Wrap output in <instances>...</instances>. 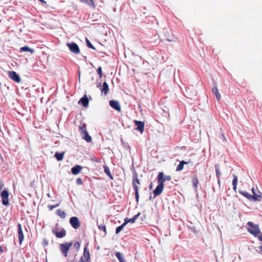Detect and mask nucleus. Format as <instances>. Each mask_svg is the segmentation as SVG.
I'll list each match as a JSON object with an SVG mask.
<instances>
[{
	"label": "nucleus",
	"mask_w": 262,
	"mask_h": 262,
	"mask_svg": "<svg viewBox=\"0 0 262 262\" xmlns=\"http://www.w3.org/2000/svg\"><path fill=\"white\" fill-rule=\"evenodd\" d=\"M253 194H250L248 192L245 191H240V193L243 196L247 198L250 201H260L262 199V193L258 191L257 193H256L255 190L254 188H252Z\"/></svg>",
	"instance_id": "1"
},
{
	"label": "nucleus",
	"mask_w": 262,
	"mask_h": 262,
	"mask_svg": "<svg viewBox=\"0 0 262 262\" xmlns=\"http://www.w3.org/2000/svg\"><path fill=\"white\" fill-rule=\"evenodd\" d=\"M79 132L83 139L87 142H91L92 141V137L89 135L86 124L84 123H81L79 125Z\"/></svg>",
	"instance_id": "2"
},
{
	"label": "nucleus",
	"mask_w": 262,
	"mask_h": 262,
	"mask_svg": "<svg viewBox=\"0 0 262 262\" xmlns=\"http://www.w3.org/2000/svg\"><path fill=\"white\" fill-rule=\"evenodd\" d=\"M140 182L138 178L137 174H136L135 175H134L133 178L132 185H133V187L134 189L135 192V198H136V202L137 203L139 202V187H138V185H140Z\"/></svg>",
	"instance_id": "3"
},
{
	"label": "nucleus",
	"mask_w": 262,
	"mask_h": 262,
	"mask_svg": "<svg viewBox=\"0 0 262 262\" xmlns=\"http://www.w3.org/2000/svg\"><path fill=\"white\" fill-rule=\"evenodd\" d=\"M247 225L249 226L248 228L249 232L255 236L259 234L260 231L258 225L254 224L251 222H248Z\"/></svg>",
	"instance_id": "4"
},
{
	"label": "nucleus",
	"mask_w": 262,
	"mask_h": 262,
	"mask_svg": "<svg viewBox=\"0 0 262 262\" xmlns=\"http://www.w3.org/2000/svg\"><path fill=\"white\" fill-rule=\"evenodd\" d=\"M9 193L7 189H4L1 192L2 204L4 206H8L9 204L8 197Z\"/></svg>",
	"instance_id": "5"
},
{
	"label": "nucleus",
	"mask_w": 262,
	"mask_h": 262,
	"mask_svg": "<svg viewBox=\"0 0 262 262\" xmlns=\"http://www.w3.org/2000/svg\"><path fill=\"white\" fill-rule=\"evenodd\" d=\"M171 178L169 176H164L163 173L162 172H159L158 174V184H160V183H162V184L164 185V182L166 181H170Z\"/></svg>",
	"instance_id": "6"
},
{
	"label": "nucleus",
	"mask_w": 262,
	"mask_h": 262,
	"mask_svg": "<svg viewBox=\"0 0 262 262\" xmlns=\"http://www.w3.org/2000/svg\"><path fill=\"white\" fill-rule=\"evenodd\" d=\"M67 46L69 48L70 50L75 54H78L80 53V49L78 46L74 42L68 43Z\"/></svg>",
	"instance_id": "7"
},
{
	"label": "nucleus",
	"mask_w": 262,
	"mask_h": 262,
	"mask_svg": "<svg viewBox=\"0 0 262 262\" xmlns=\"http://www.w3.org/2000/svg\"><path fill=\"white\" fill-rule=\"evenodd\" d=\"M70 223L72 227L75 229L79 228L80 226V223L79 221L78 217L75 216L71 217L70 220Z\"/></svg>",
	"instance_id": "8"
},
{
	"label": "nucleus",
	"mask_w": 262,
	"mask_h": 262,
	"mask_svg": "<svg viewBox=\"0 0 262 262\" xmlns=\"http://www.w3.org/2000/svg\"><path fill=\"white\" fill-rule=\"evenodd\" d=\"M135 124L137 126L136 130L139 131L142 133L144 131V123L142 121L135 120L134 121Z\"/></svg>",
	"instance_id": "9"
},
{
	"label": "nucleus",
	"mask_w": 262,
	"mask_h": 262,
	"mask_svg": "<svg viewBox=\"0 0 262 262\" xmlns=\"http://www.w3.org/2000/svg\"><path fill=\"white\" fill-rule=\"evenodd\" d=\"M17 233L18 235V239L19 244L21 245L24 239V235L22 230L21 225L20 224H17Z\"/></svg>",
	"instance_id": "10"
},
{
	"label": "nucleus",
	"mask_w": 262,
	"mask_h": 262,
	"mask_svg": "<svg viewBox=\"0 0 262 262\" xmlns=\"http://www.w3.org/2000/svg\"><path fill=\"white\" fill-rule=\"evenodd\" d=\"M164 186V185L162 184V183H160V184H158L155 190L154 191V198L161 194L163 190Z\"/></svg>",
	"instance_id": "11"
},
{
	"label": "nucleus",
	"mask_w": 262,
	"mask_h": 262,
	"mask_svg": "<svg viewBox=\"0 0 262 262\" xmlns=\"http://www.w3.org/2000/svg\"><path fill=\"white\" fill-rule=\"evenodd\" d=\"M9 77L16 82H19L20 81L19 76L15 71H10L9 72Z\"/></svg>",
	"instance_id": "12"
},
{
	"label": "nucleus",
	"mask_w": 262,
	"mask_h": 262,
	"mask_svg": "<svg viewBox=\"0 0 262 262\" xmlns=\"http://www.w3.org/2000/svg\"><path fill=\"white\" fill-rule=\"evenodd\" d=\"M110 106L118 112L121 111V107L118 101L112 100L110 101Z\"/></svg>",
	"instance_id": "13"
},
{
	"label": "nucleus",
	"mask_w": 262,
	"mask_h": 262,
	"mask_svg": "<svg viewBox=\"0 0 262 262\" xmlns=\"http://www.w3.org/2000/svg\"><path fill=\"white\" fill-rule=\"evenodd\" d=\"M79 103H81L82 105L86 107L89 105V99H88L86 95H84L79 101Z\"/></svg>",
	"instance_id": "14"
},
{
	"label": "nucleus",
	"mask_w": 262,
	"mask_h": 262,
	"mask_svg": "<svg viewBox=\"0 0 262 262\" xmlns=\"http://www.w3.org/2000/svg\"><path fill=\"white\" fill-rule=\"evenodd\" d=\"M110 89L108 85L106 82H104L102 84V88L101 89L102 94L106 95L109 92Z\"/></svg>",
	"instance_id": "15"
},
{
	"label": "nucleus",
	"mask_w": 262,
	"mask_h": 262,
	"mask_svg": "<svg viewBox=\"0 0 262 262\" xmlns=\"http://www.w3.org/2000/svg\"><path fill=\"white\" fill-rule=\"evenodd\" d=\"M82 169V167L79 165H76L72 168L71 171L74 175L78 174Z\"/></svg>",
	"instance_id": "16"
},
{
	"label": "nucleus",
	"mask_w": 262,
	"mask_h": 262,
	"mask_svg": "<svg viewBox=\"0 0 262 262\" xmlns=\"http://www.w3.org/2000/svg\"><path fill=\"white\" fill-rule=\"evenodd\" d=\"M140 215V213L139 212L137 214L134 215L133 217L130 219L126 218L124 220V223L126 225V224L128 223H134L135 222L136 220L137 219V218Z\"/></svg>",
	"instance_id": "17"
},
{
	"label": "nucleus",
	"mask_w": 262,
	"mask_h": 262,
	"mask_svg": "<svg viewBox=\"0 0 262 262\" xmlns=\"http://www.w3.org/2000/svg\"><path fill=\"white\" fill-rule=\"evenodd\" d=\"M52 232L57 238H62L66 235V231H60L57 232L55 230H52Z\"/></svg>",
	"instance_id": "18"
},
{
	"label": "nucleus",
	"mask_w": 262,
	"mask_h": 262,
	"mask_svg": "<svg viewBox=\"0 0 262 262\" xmlns=\"http://www.w3.org/2000/svg\"><path fill=\"white\" fill-rule=\"evenodd\" d=\"M80 2L86 4L93 9H95V5L93 0H80Z\"/></svg>",
	"instance_id": "19"
},
{
	"label": "nucleus",
	"mask_w": 262,
	"mask_h": 262,
	"mask_svg": "<svg viewBox=\"0 0 262 262\" xmlns=\"http://www.w3.org/2000/svg\"><path fill=\"white\" fill-rule=\"evenodd\" d=\"M212 92L215 95L216 98L217 100H220L221 98V96L218 91V89L216 86L213 87Z\"/></svg>",
	"instance_id": "20"
},
{
	"label": "nucleus",
	"mask_w": 262,
	"mask_h": 262,
	"mask_svg": "<svg viewBox=\"0 0 262 262\" xmlns=\"http://www.w3.org/2000/svg\"><path fill=\"white\" fill-rule=\"evenodd\" d=\"M20 52H30L31 53L33 54L34 53V50L33 49L30 48L28 46H24L20 48Z\"/></svg>",
	"instance_id": "21"
},
{
	"label": "nucleus",
	"mask_w": 262,
	"mask_h": 262,
	"mask_svg": "<svg viewBox=\"0 0 262 262\" xmlns=\"http://www.w3.org/2000/svg\"><path fill=\"white\" fill-rule=\"evenodd\" d=\"M191 182L194 188H196L198 187V185L199 184V180L198 178V176L196 174L193 176L192 178Z\"/></svg>",
	"instance_id": "22"
},
{
	"label": "nucleus",
	"mask_w": 262,
	"mask_h": 262,
	"mask_svg": "<svg viewBox=\"0 0 262 262\" xmlns=\"http://www.w3.org/2000/svg\"><path fill=\"white\" fill-rule=\"evenodd\" d=\"M80 243L78 242H76L73 245V247L72 248V250L73 251L74 253H75V255H76V253L78 252V251L79 249L80 248Z\"/></svg>",
	"instance_id": "23"
},
{
	"label": "nucleus",
	"mask_w": 262,
	"mask_h": 262,
	"mask_svg": "<svg viewBox=\"0 0 262 262\" xmlns=\"http://www.w3.org/2000/svg\"><path fill=\"white\" fill-rule=\"evenodd\" d=\"M64 152H56L55 155L54 157L56 158L57 161H59L62 160L63 156H64Z\"/></svg>",
	"instance_id": "24"
},
{
	"label": "nucleus",
	"mask_w": 262,
	"mask_h": 262,
	"mask_svg": "<svg viewBox=\"0 0 262 262\" xmlns=\"http://www.w3.org/2000/svg\"><path fill=\"white\" fill-rule=\"evenodd\" d=\"M115 255L117 257L120 262H126L123 257V255L120 252H116L115 253Z\"/></svg>",
	"instance_id": "25"
},
{
	"label": "nucleus",
	"mask_w": 262,
	"mask_h": 262,
	"mask_svg": "<svg viewBox=\"0 0 262 262\" xmlns=\"http://www.w3.org/2000/svg\"><path fill=\"white\" fill-rule=\"evenodd\" d=\"M83 258L85 259L89 260L90 258V253L87 250L86 248L85 247L83 251Z\"/></svg>",
	"instance_id": "26"
},
{
	"label": "nucleus",
	"mask_w": 262,
	"mask_h": 262,
	"mask_svg": "<svg viewBox=\"0 0 262 262\" xmlns=\"http://www.w3.org/2000/svg\"><path fill=\"white\" fill-rule=\"evenodd\" d=\"M215 169L216 175V177L218 179V183H220V177L221 175V173L220 171L219 165L217 164H215Z\"/></svg>",
	"instance_id": "27"
},
{
	"label": "nucleus",
	"mask_w": 262,
	"mask_h": 262,
	"mask_svg": "<svg viewBox=\"0 0 262 262\" xmlns=\"http://www.w3.org/2000/svg\"><path fill=\"white\" fill-rule=\"evenodd\" d=\"M103 168H104V172L111 179H113V176H112L111 173V172H110V168L109 167L105 165L103 166Z\"/></svg>",
	"instance_id": "28"
},
{
	"label": "nucleus",
	"mask_w": 262,
	"mask_h": 262,
	"mask_svg": "<svg viewBox=\"0 0 262 262\" xmlns=\"http://www.w3.org/2000/svg\"><path fill=\"white\" fill-rule=\"evenodd\" d=\"M237 177L235 175H233V180L232 181V185H233V189L234 190L236 191L237 188Z\"/></svg>",
	"instance_id": "29"
},
{
	"label": "nucleus",
	"mask_w": 262,
	"mask_h": 262,
	"mask_svg": "<svg viewBox=\"0 0 262 262\" xmlns=\"http://www.w3.org/2000/svg\"><path fill=\"white\" fill-rule=\"evenodd\" d=\"M59 248L63 256L66 257V243L60 244Z\"/></svg>",
	"instance_id": "30"
},
{
	"label": "nucleus",
	"mask_w": 262,
	"mask_h": 262,
	"mask_svg": "<svg viewBox=\"0 0 262 262\" xmlns=\"http://www.w3.org/2000/svg\"><path fill=\"white\" fill-rule=\"evenodd\" d=\"M56 213L58 216H60L62 219H64L66 217V213L63 211L58 209L56 210Z\"/></svg>",
	"instance_id": "31"
},
{
	"label": "nucleus",
	"mask_w": 262,
	"mask_h": 262,
	"mask_svg": "<svg viewBox=\"0 0 262 262\" xmlns=\"http://www.w3.org/2000/svg\"><path fill=\"white\" fill-rule=\"evenodd\" d=\"M126 226L124 223H123L121 226H118L117 227L116 229V234H118L122 229L123 228Z\"/></svg>",
	"instance_id": "32"
},
{
	"label": "nucleus",
	"mask_w": 262,
	"mask_h": 262,
	"mask_svg": "<svg viewBox=\"0 0 262 262\" xmlns=\"http://www.w3.org/2000/svg\"><path fill=\"white\" fill-rule=\"evenodd\" d=\"M52 230H55L57 232L60 231H63L64 230V228L59 226V224L57 223L56 224L55 227L54 228V229H52Z\"/></svg>",
	"instance_id": "33"
},
{
	"label": "nucleus",
	"mask_w": 262,
	"mask_h": 262,
	"mask_svg": "<svg viewBox=\"0 0 262 262\" xmlns=\"http://www.w3.org/2000/svg\"><path fill=\"white\" fill-rule=\"evenodd\" d=\"M183 163H181V162H180L179 164L177 166L176 168L177 171H181L183 169L184 165H183Z\"/></svg>",
	"instance_id": "34"
},
{
	"label": "nucleus",
	"mask_w": 262,
	"mask_h": 262,
	"mask_svg": "<svg viewBox=\"0 0 262 262\" xmlns=\"http://www.w3.org/2000/svg\"><path fill=\"white\" fill-rule=\"evenodd\" d=\"M86 42L87 46L89 48L92 49L93 50H96L95 48H94V47L92 45V43H91L90 40L87 38L86 39Z\"/></svg>",
	"instance_id": "35"
},
{
	"label": "nucleus",
	"mask_w": 262,
	"mask_h": 262,
	"mask_svg": "<svg viewBox=\"0 0 262 262\" xmlns=\"http://www.w3.org/2000/svg\"><path fill=\"white\" fill-rule=\"evenodd\" d=\"M98 228L100 230H102L104 232L105 234H106V227L104 225L101 224L98 226Z\"/></svg>",
	"instance_id": "36"
},
{
	"label": "nucleus",
	"mask_w": 262,
	"mask_h": 262,
	"mask_svg": "<svg viewBox=\"0 0 262 262\" xmlns=\"http://www.w3.org/2000/svg\"><path fill=\"white\" fill-rule=\"evenodd\" d=\"M97 72L98 74L99 75V77L101 78L102 76V72L101 67H99L97 70Z\"/></svg>",
	"instance_id": "37"
},
{
	"label": "nucleus",
	"mask_w": 262,
	"mask_h": 262,
	"mask_svg": "<svg viewBox=\"0 0 262 262\" xmlns=\"http://www.w3.org/2000/svg\"><path fill=\"white\" fill-rule=\"evenodd\" d=\"M73 244L71 242L69 243H67V253L68 252L69 250L70 249V248L72 247Z\"/></svg>",
	"instance_id": "38"
},
{
	"label": "nucleus",
	"mask_w": 262,
	"mask_h": 262,
	"mask_svg": "<svg viewBox=\"0 0 262 262\" xmlns=\"http://www.w3.org/2000/svg\"><path fill=\"white\" fill-rule=\"evenodd\" d=\"M76 183L77 185H80L83 184V182L81 178H79L76 179Z\"/></svg>",
	"instance_id": "39"
},
{
	"label": "nucleus",
	"mask_w": 262,
	"mask_h": 262,
	"mask_svg": "<svg viewBox=\"0 0 262 262\" xmlns=\"http://www.w3.org/2000/svg\"><path fill=\"white\" fill-rule=\"evenodd\" d=\"M57 206V205H49L48 206V208H49L50 210H52L54 208H55Z\"/></svg>",
	"instance_id": "40"
},
{
	"label": "nucleus",
	"mask_w": 262,
	"mask_h": 262,
	"mask_svg": "<svg viewBox=\"0 0 262 262\" xmlns=\"http://www.w3.org/2000/svg\"><path fill=\"white\" fill-rule=\"evenodd\" d=\"M4 183L2 181L0 180V192L2 191V188L4 187Z\"/></svg>",
	"instance_id": "41"
},
{
	"label": "nucleus",
	"mask_w": 262,
	"mask_h": 262,
	"mask_svg": "<svg viewBox=\"0 0 262 262\" xmlns=\"http://www.w3.org/2000/svg\"><path fill=\"white\" fill-rule=\"evenodd\" d=\"M80 262H89V260L85 259L83 257H81L80 258Z\"/></svg>",
	"instance_id": "42"
},
{
	"label": "nucleus",
	"mask_w": 262,
	"mask_h": 262,
	"mask_svg": "<svg viewBox=\"0 0 262 262\" xmlns=\"http://www.w3.org/2000/svg\"><path fill=\"white\" fill-rule=\"evenodd\" d=\"M6 250H7L6 248H5V250L4 249H3L2 246H0V252H2V253L5 252L6 251Z\"/></svg>",
	"instance_id": "43"
},
{
	"label": "nucleus",
	"mask_w": 262,
	"mask_h": 262,
	"mask_svg": "<svg viewBox=\"0 0 262 262\" xmlns=\"http://www.w3.org/2000/svg\"><path fill=\"white\" fill-rule=\"evenodd\" d=\"M48 241H47V239H45V240H44V241H43V245H44L45 246H47V245H48Z\"/></svg>",
	"instance_id": "44"
},
{
	"label": "nucleus",
	"mask_w": 262,
	"mask_h": 262,
	"mask_svg": "<svg viewBox=\"0 0 262 262\" xmlns=\"http://www.w3.org/2000/svg\"><path fill=\"white\" fill-rule=\"evenodd\" d=\"M259 252L262 253V245L259 247Z\"/></svg>",
	"instance_id": "45"
},
{
	"label": "nucleus",
	"mask_w": 262,
	"mask_h": 262,
	"mask_svg": "<svg viewBox=\"0 0 262 262\" xmlns=\"http://www.w3.org/2000/svg\"><path fill=\"white\" fill-rule=\"evenodd\" d=\"M180 162H181V163H183V165H185V164H188V162H185V161H180Z\"/></svg>",
	"instance_id": "46"
},
{
	"label": "nucleus",
	"mask_w": 262,
	"mask_h": 262,
	"mask_svg": "<svg viewBox=\"0 0 262 262\" xmlns=\"http://www.w3.org/2000/svg\"><path fill=\"white\" fill-rule=\"evenodd\" d=\"M258 238L260 241H262V233L259 235Z\"/></svg>",
	"instance_id": "47"
},
{
	"label": "nucleus",
	"mask_w": 262,
	"mask_h": 262,
	"mask_svg": "<svg viewBox=\"0 0 262 262\" xmlns=\"http://www.w3.org/2000/svg\"><path fill=\"white\" fill-rule=\"evenodd\" d=\"M167 41L170 42V41H172V40H170L169 39H167Z\"/></svg>",
	"instance_id": "48"
},
{
	"label": "nucleus",
	"mask_w": 262,
	"mask_h": 262,
	"mask_svg": "<svg viewBox=\"0 0 262 262\" xmlns=\"http://www.w3.org/2000/svg\"><path fill=\"white\" fill-rule=\"evenodd\" d=\"M99 86H101V84H100V83H99Z\"/></svg>",
	"instance_id": "49"
},
{
	"label": "nucleus",
	"mask_w": 262,
	"mask_h": 262,
	"mask_svg": "<svg viewBox=\"0 0 262 262\" xmlns=\"http://www.w3.org/2000/svg\"><path fill=\"white\" fill-rule=\"evenodd\" d=\"M151 197L150 196H149V199L151 200Z\"/></svg>",
	"instance_id": "50"
}]
</instances>
